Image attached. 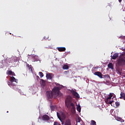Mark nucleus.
Returning a JSON list of instances; mask_svg holds the SVG:
<instances>
[{
    "mask_svg": "<svg viewBox=\"0 0 125 125\" xmlns=\"http://www.w3.org/2000/svg\"><path fill=\"white\" fill-rule=\"evenodd\" d=\"M81 122V118L78 117L76 119V123H80Z\"/></svg>",
    "mask_w": 125,
    "mask_h": 125,
    "instance_id": "nucleus-27",
    "label": "nucleus"
},
{
    "mask_svg": "<svg viewBox=\"0 0 125 125\" xmlns=\"http://www.w3.org/2000/svg\"><path fill=\"white\" fill-rule=\"evenodd\" d=\"M6 74L7 75H9L10 76H15V73L11 70H7Z\"/></svg>",
    "mask_w": 125,
    "mask_h": 125,
    "instance_id": "nucleus-12",
    "label": "nucleus"
},
{
    "mask_svg": "<svg viewBox=\"0 0 125 125\" xmlns=\"http://www.w3.org/2000/svg\"><path fill=\"white\" fill-rule=\"evenodd\" d=\"M115 105L116 107H119V106H120V102H115Z\"/></svg>",
    "mask_w": 125,
    "mask_h": 125,
    "instance_id": "nucleus-29",
    "label": "nucleus"
},
{
    "mask_svg": "<svg viewBox=\"0 0 125 125\" xmlns=\"http://www.w3.org/2000/svg\"><path fill=\"white\" fill-rule=\"evenodd\" d=\"M7 84L10 87H12L13 89H14L15 90H18V88L16 87V84H17V83H15L14 82H7Z\"/></svg>",
    "mask_w": 125,
    "mask_h": 125,
    "instance_id": "nucleus-3",
    "label": "nucleus"
},
{
    "mask_svg": "<svg viewBox=\"0 0 125 125\" xmlns=\"http://www.w3.org/2000/svg\"><path fill=\"white\" fill-rule=\"evenodd\" d=\"M118 66H123L125 64V60L124 59H120L117 62Z\"/></svg>",
    "mask_w": 125,
    "mask_h": 125,
    "instance_id": "nucleus-5",
    "label": "nucleus"
},
{
    "mask_svg": "<svg viewBox=\"0 0 125 125\" xmlns=\"http://www.w3.org/2000/svg\"><path fill=\"white\" fill-rule=\"evenodd\" d=\"M64 125H72L71 120L70 119H66L64 122Z\"/></svg>",
    "mask_w": 125,
    "mask_h": 125,
    "instance_id": "nucleus-14",
    "label": "nucleus"
},
{
    "mask_svg": "<svg viewBox=\"0 0 125 125\" xmlns=\"http://www.w3.org/2000/svg\"><path fill=\"white\" fill-rule=\"evenodd\" d=\"M57 116L58 118V119L61 121V122L62 123V118H61V116H60V113L59 112L57 113Z\"/></svg>",
    "mask_w": 125,
    "mask_h": 125,
    "instance_id": "nucleus-19",
    "label": "nucleus"
},
{
    "mask_svg": "<svg viewBox=\"0 0 125 125\" xmlns=\"http://www.w3.org/2000/svg\"><path fill=\"white\" fill-rule=\"evenodd\" d=\"M112 59L116 60L119 57V53H115L113 56H111Z\"/></svg>",
    "mask_w": 125,
    "mask_h": 125,
    "instance_id": "nucleus-10",
    "label": "nucleus"
},
{
    "mask_svg": "<svg viewBox=\"0 0 125 125\" xmlns=\"http://www.w3.org/2000/svg\"><path fill=\"white\" fill-rule=\"evenodd\" d=\"M120 98V99H124V100H125V93L121 92Z\"/></svg>",
    "mask_w": 125,
    "mask_h": 125,
    "instance_id": "nucleus-16",
    "label": "nucleus"
},
{
    "mask_svg": "<svg viewBox=\"0 0 125 125\" xmlns=\"http://www.w3.org/2000/svg\"><path fill=\"white\" fill-rule=\"evenodd\" d=\"M10 83H12V82H15L16 83H18V80L17 79H16L13 76H11L10 78Z\"/></svg>",
    "mask_w": 125,
    "mask_h": 125,
    "instance_id": "nucleus-7",
    "label": "nucleus"
},
{
    "mask_svg": "<svg viewBox=\"0 0 125 125\" xmlns=\"http://www.w3.org/2000/svg\"><path fill=\"white\" fill-rule=\"evenodd\" d=\"M108 103H106L107 104H112V103H113V102H114V101H108Z\"/></svg>",
    "mask_w": 125,
    "mask_h": 125,
    "instance_id": "nucleus-30",
    "label": "nucleus"
},
{
    "mask_svg": "<svg viewBox=\"0 0 125 125\" xmlns=\"http://www.w3.org/2000/svg\"><path fill=\"white\" fill-rule=\"evenodd\" d=\"M95 76H98L100 79H103V76H102V73L100 71H97L94 73Z\"/></svg>",
    "mask_w": 125,
    "mask_h": 125,
    "instance_id": "nucleus-8",
    "label": "nucleus"
},
{
    "mask_svg": "<svg viewBox=\"0 0 125 125\" xmlns=\"http://www.w3.org/2000/svg\"><path fill=\"white\" fill-rule=\"evenodd\" d=\"M58 50H59L60 52H62L66 50V48H65L64 47H58Z\"/></svg>",
    "mask_w": 125,
    "mask_h": 125,
    "instance_id": "nucleus-15",
    "label": "nucleus"
},
{
    "mask_svg": "<svg viewBox=\"0 0 125 125\" xmlns=\"http://www.w3.org/2000/svg\"><path fill=\"white\" fill-rule=\"evenodd\" d=\"M41 81L42 83L43 86H45V81H44L43 79H41Z\"/></svg>",
    "mask_w": 125,
    "mask_h": 125,
    "instance_id": "nucleus-22",
    "label": "nucleus"
},
{
    "mask_svg": "<svg viewBox=\"0 0 125 125\" xmlns=\"http://www.w3.org/2000/svg\"><path fill=\"white\" fill-rule=\"evenodd\" d=\"M62 69H63V70H68V69H69V66L65 64L63 66Z\"/></svg>",
    "mask_w": 125,
    "mask_h": 125,
    "instance_id": "nucleus-21",
    "label": "nucleus"
},
{
    "mask_svg": "<svg viewBox=\"0 0 125 125\" xmlns=\"http://www.w3.org/2000/svg\"><path fill=\"white\" fill-rule=\"evenodd\" d=\"M56 109H57L56 106L50 105L51 111H55Z\"/></svg>",
    "mask_w": 125,
    "mask_h": 125,
    "instance_id": "nucleus-18",
    "label": "nucleus"
},
{
    "mask_svg": "<svg viewBox=\"0 0 125 125\" xmlns=\"http://www.w3.org/2000/svg\"><path fill=\"white\" fill-rule=\"evenodd\" d=\"M103 77H104V78H105L106 79H110V77L109 74H106V75H103Z\"/></svg>",
    "mask_w": 125,
    "mask_h": 125,
    "instance_id": "nucleus-23",
    "label": "nucleus"
},
{
    "mask_svg": "<svg viewBox=\"0 0 125 125\" xmlns=\"http://www.w3.org/2000/svg\"><path fill=\"white\" fill-rule=\"evenodd\" d=\"M119 2H122V0H118Z\"/></svg>",
    "mask_w": 125,
    "mask_h": 125,
    "instance_id": "nucleus-32",
    "label": "nucleus"
},
{
    "mask_svg": "<svg viewBox=\"0 0 125 125\" xmlns=\"http://www.w3.org/2000/svg\"><path fill=\"white\" fill-rule=\"evenodd\" d=\"M7 113H8V111H7Z\"/></svg>",
    "mask_w": 125,
    "mask_h": 125,
    "instance_id": "nucleus-34",
    "label": "nucleus"
},
{
    "mask_svg": "<svg viewBox=\"0 0 125 125\" xmlns=\"http://www.w3.org/2000/svg\"><path fill=\"white\" fill-rule=\"evenodd\" d=\"M37 79H40V77H39V76H37Z\"/></svg>",
    "mask_w": 125,
    "mask_h": 125,
    "instance_id": "nucleus-33",
    "label": "nucleus"
},
{
    "mask_svg": "<svg viewBox=\"0 0 125 125\" xmlns=\"http://www.w3.org/2000/svg\"><path fill=\"white\" fill-rule=\"evenodd\" d=\"M32 60L33 62H36V61H37V60H36V57H33Z\"/></svg>",
    "mask_w": 125,
    "mask_h": 125,
    "instance_id": "nucleus-28",
    "label": "nucleus"
},
{
    "mask_svg": "<svg viewBox=\"0 0 125 125\" xmlns=\"http://www.w3.org/2000/svg\"><path fill=\"white\" fill-rule=\"evenodd\" d=\"M50 119V118H49V116H48V115H47L46 114L43 115L42 117V120L43 121H45L46 122L49 121Z\"/></svg>",
    "mask_w": 125,
    "mask_h": 125,
    "instance_id": "nucleus-6",
    "label": "nucleus"
},
{
    "mask_svg": "<svg viewBox=\"0 0 125 125\" xmlns=\"http://www.w3.org/2000/svg\"><path fill=\"white\" fill-rule=\"evenodd\" d=\"M39 76L40 78H42V77L44 76L43 73L42 72H39Z\"/></svg>",
    "mask_w": 125,
    "mask_h": 125,
    "instance_id": "nucleus-25",
    "label": "nucleus"
},
{
    "mask_svg": "<svg viewBox=\"0 0 125 125\" xmlns=\"http://www.w3.org/2000/svg\"><path fill=\"white\" fill-rule=\"evenodd\" d=\"M76 109L79 112V113H81V110H82V108L81 107V105H77Z\"/></svg>",
    "mask_w": 125,
    "mask_h": 125,
    "instance_id": "nucleus-20",
    "label": "nucleus"
},
{
    "mask_svg": "<svg viewBox=\"0 0 125 125\" xmlns=\"http://www.w3.org/2000/svg\"><path fill=\"white\" fill-rule=\"evenodd\" d=\"M63 88V85H60L58 87H54L51 92L47 91L46 94L47 97L50 99L53 97H57L59 96V93H60V89Z\"/></svg>",
    "mask_w": 125,
    "mask_h": 125,
    "instance_id": "nucleus-1",
    "label": "nucleus"
},
{
    "mask_svg": "<svg viewBox=\"0 0 125 125\" xmlns=\"http://www.w3.org/2000/svg\"><path fill=\"white\" fill-rule=\"evenodd\" d=\"M70 92L72 94L73 96L76 98H80V95H79V93H78V92H77L76 91L74 90L73 89H71L70 90Z\"/></svg>",
    "mask_w": 125,
    "mask_h": 125,
    "instance_id": "nucleus-4",
    "label": "nucleus"
},
{
    "mask_svg": "<svg viewBox=\"0 0 125 125\" xmlns=\"http://www.w3.org/2000/svg\"><path fill=\"white\" fill-rule=\"evenodd\" d=\"M112 97H113V94L110 93L109 96L105 100V103H108V100H110Z\"/></svg>",
    "mask_w": 125,
    "mask_h": 125,
    "instance_id": "nucleus-11",
    "label": "nucleus"
},
{
    "mask_svg": "<svg viewBox=\"0 0 125 125\" xmlns=\"http://www.w3.org/2000/svg\"><path fill=\"white\" fill-rule=\"evenodd\" d=\"M91 124L92 125H96V122L94 120L91 121Z\"/></svg>",
    "mask_w": 125,
    "mask_h": 125,
    "instance_id": "nucleus-24",
    "label": "nucleus"
},
{
    "mask_svg": "<svg viewBox=\"0 0 125 125\" xmlns=\"http://www.w3.org/2000/svg\"><path fill=\"white\" fill-rule=\"evenodd\" d=\"M7 61L9 62V63H12V59L9 58L7 59Z\"/></svg>",
    "mask_w": 125,
    "mask_h": 125,
    "instance_id": "nucleus-26",
    "label": "nucleus"
},
{
    "mask_svg": "<svg viewBox=\"0 0 125 125\" xmlns=\"http://www.w3.org/2000/svg\"><path fill=\"white\" fill-rule=\"evenodd\" d=\"M65 103L67 108H68V109H70L71 103H72V97H67L66 100L65 101Z\"/></svg>",
    "mask_w": 125,
    "mask_h": 125,
    "instance_id": "nucleus-2",
    "label": "nucleus"
},
{
    "mask_svg": "<svg viewBox=\"0 0 125 125\" xmlns=\"http://www.w3.org/2000/svg\"><path fill=\"white\" fill-rule=\"evenodd\" d=\"M107 66H108V68H109V69H111L112 70L114 69V66L113 65V63H112V62L109 63L107 65Z\"/></svg>",
    "mask_w": 125,
    "mask_h": 125,
    "instance_id": "nucleus-17",
    "label": "nucleus"
},
{
    "mask_svg": "<svg viewBox=\"0 0 125 125\" xmlns=\"http://www.w3.org/2000/svg\"><path fill=\"white\" fill-rule=\"evenodd\" d=\"M54 125H61L59 123L55 122L54 123Z\"/></svg>",
    "mask_w": 125,
    "mask_h": 125,
    "instance_id": "nucleus-31",
    "label": "nucleus"
},
{
    "mask_svg": "<svg viewBox=\"0 0 125 125\" xmlns=\"http://www.w3.org/2000/svg\"><path fill=\"white\" fill-rule=\"evenodd\" d=\"M46 78L47 80H52V73H47V74H46Z\"/></svg>",
    "mask_w": 125,
    "mask_h": 125,
    "instance_id": "nucleus-13",
    "label": "nucleus"
},
{
    "mask_svg": "<svg viewBox=\"0 0 125 125\" xmlns=\"http://www.w3.org/2000/svg\"><path fill=\"white\" fill-rule=\"evenodd\" d=\"M71 107H72L71 108V111H72L73 113H75V112H76V107H75L74 103H71L70 108H71Z\"/></svg>",
    "mask_w": 125,
    "mask_h": 125,
    "instance_id": "nucleus-9",
    "label": "nucleus"
}]
</instances>
